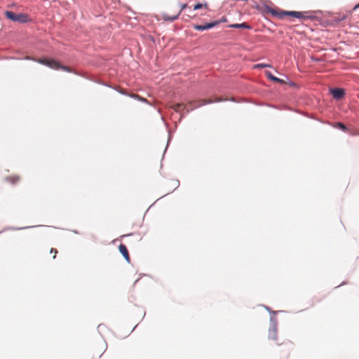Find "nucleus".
Masks as SVG:
<instances>
[{
    "label": "nucleus",
    "instance_id": "obj_19",
    "mask_svg": "<svg viewBox=\"0 0 359 359\" xmlns=\"http://www.w3.org/2000/svg\"><path fill=\"white\" fill-rule=\"evenodd\" d=\"M132 97L137 98L138 100H140L141 101L147 102L146 99L140 97L138 95H133Z\"/></svg>",
    "mask_w": 359,
    "mask_h": 359
},
{
    "label": "nucleus",
    "instance_id": "obj_6",
    "mask_svg": "<svg viewBox=\"0 0 359 359\" xmlns=\"http://www.w3.org/2000/svg\"><path fill=\"white\" fill-rule=\"evenodd\" d=\"M187 7V4H181L180 6V10L179 11L177 12V13L173 15V16H170L168 15V14H165L164 13L163 15V19L165 20V21H174L176 19L178 18L179 15H180L181 12L185 9Z\"/></svg>",
    "mask_w": 359,
    "mask_h": 359
},
{
    "label": "nucleus",
    "instance_id": "obj_17",
    "mask_svg": "<svg viewBox=\"0 0 359 359\" xmlns=\"http://www.w3.org/2000/svg\"><path fill=\"white\" fill-rule=\"evenodd\" d=\"M270 67V65H267V64H258V65H255V68H264V67Z\"/></svg>",
    "mask_w": 359,
    "mask_h": 359
},
{
    "label": "nucleus",
    "instance_id": "obj_13",
    "mask_svg": "<svg viewBox=\"0 0 359 359\" xmlns=\"http://www.w3.org/2000/svg\"><path fill=\"white\" fill-rule=\"evenodd\" d=\"M7 180H8L10 182H11V183H13V184H15V183H16V182H19V181H20V177H19V176H17V175H12V176L8 177L7 178Z\"/></svg>",
    "mask_w": 359,
    "mask_h": 359
},
{
    "label": "nucleus",
    "instance_id": "obj_14",
    "mask_svg": "<svg viewBox=\"0 0 359 359\" xmlns=\"http://www.w3.org/2000/svg\"><path fill=\"white\" fill-rule=\"evenodd\" d=\"M202 8H208V4H200V3H198L196 4L194 6V10H198V9H201Z\"/></svg>",
    "mask_w": 359,
    "mask_h": 359
},
{
    "label": "nucleus",
    "instance_id": "obj_11",
    "mask_svg": "<svg viewBox=\"0 0 359 359\" xmlns=\"http://www.w3.org/2000/svg\"><path fill=\"white\" fill-rule=\"evenodd\" d=\"M229 27L231 28H244V29H250L251 27L248 25L247 23L243 22L241 24H232L229 25Z\"/></svg>",
    "mask_w": 359,
    "mask_h": 359
},
{
    "label": "nucleus",
    "instance_id": "obj_8",
    "mask_svg": "<svg viewBox=\"0 0 359 359\" xmlns=\"http://www.w3.org/2000/svg\"><path fill=\"white\" fill-rule=\"evenodd\" d=\"M212 102H213V101L211 100L204 99V100H196V101H194L192 102H190L189 104L191 105V109H192L194 108L200 107H201L203 105L210 104Z\"/></svg>",
    "mask_w": 359,
    "mask_h": 359
},
{
    "label": "nucleus",
    "instance_id": "obj_12",
    "mask_svg": "<svg viewBox=\"0 0 359 359\" xmlns=\"http://www.w3.org/2000/svg\"><path fill=\"white\" fill-rule=\"evenodd\" d=\"M185 107H186L183 104H181V103H176L171 106V108L177 112L180 111L182 108L185 109Z\"/></svg>",
    "mask_w": 359,
    "mask_h": 359
},
{
    "label": "nucleus",
    "instance_id": "obj_3",
    "mask_svg": "<svg viewBox=\"0 0 359 359\" xmlns=\"http://www.w3.org/2000/svg\"><path fill=\"white\" fill-rule=\"evenodd\" d=\"M34 61L48 66V67L53 69H62L68 72H72V69L70 67L67 66H65L59 63L57 61L55 60H49L47 58H39V59H33Z\"/></svg>",
    "mask_w": 359,
    "mask_h": 359
},
{
    "label": "nucleus",
    "instance_id": "obj_15",
    "mask_svg": "<svg viewBox=\"0 0 359 359\" xmlns=\"http://www.w3.org/2000/svg\"><path fill=\"white\" fill-rule=\"evenodd\" d=\"M266 76L271 79V81H277V77L274 76L271 72H266Z\"/></svg>",
    "mask_w": 359,
    "mask_h": 359
},
{
    "label": "nucleus",
    "instance_id": "obj_1",
    "mask_svg": "<svg viewBox=\"0 0 359 359\" xmlns=\"http://www.w3.org/2000/svg\"><path fill=\"white\" fill-rule=\"evenodd\" d=\"M268 339L271 341L272 344L278 346H283V348L278 350V353L283 358L287 359L293 349V343L290 340L281 341L278 336V329L276 325H272L269 329Z\"/></svg>",
    "mask_w": 359,
    "mask_h": 359
},
{
    "label": "nucleus",
    "instance_id": "obj_5",
    "mask_svg": "<svg viewBox=\"0 0 359 359\" xmlns=\"http://www.w3.org/2000/svg\"><path fill=\"white\" fill-rule=\"evenodd\" d=\"M5 15L8 19L13 22L25 23L31 21L29 16L25 13L15 14L13 11H7L5 12Z\"/></svg>",
    "mask_w": 359,
    "mask_h": 359
},
{
    "label": "nucleus",
    "instance_id": "obj_20",
    "mask_svg": "<svg viewBox=\"0 0 359 359\" xmlns=\"http://www.w3.org/2000/svg\"><path fill=\"white\" fill-rule=\"evenodd\" d=\"M275 82H277V83H284L285 81L279 78H277V81H276Z\"/></svg>",
    "mask_w": 359,
    "mask_h": 359
},
{
    "label": "nucleus",
    "instance_id": "obj_22",
    "mask_svg": "<svg viewBox=\"0 0 359 359\" xmlns=\"http://www.w3.org/2000/svg\"><path fill=\"white\" fill-rule=\"evenodd\" d=\"M226 19H222V20H221V22H226ZM219 22H220V21H219Z\"/></svg>",
    "mask_w": 359,
    "mask_h": 359
},
{
    "label": "nucleus",
    "instance_id": "obj_21",
    "mask_svg": "<svg viewBox=\"0 0 359 359\" xmlns=\"http://www.w3.org/2000/svg\"><path fill=\"white\" fill-rule=\"evenodd\" d=\"M221 100H222V99H217V100H215V102H219V101H221Z\"/></svg>",
    "mask_w": 359,
    "mask_h": 359
},
{
    "label": "nucleus",
    "instance_id": "obj_4",
    "mask_svg": "<svg viewBox=\"0 0 359 359\" xmlns=\"http://www.w3.org/2000/svg\"><path fill=\"white\" fill-rule=\"evenodd\" d=\"M107 348V344L104 341L100 340V341H97L96 344L92 346L90 349V355L92 359L100 358L106 351Z\"/></svg>",
    "mask_w": 359,
    "mask_h": 359
},
{
    "label": "nucleus",
    "instance_id": "obj_23",
    "mask_svg": "<svg viewBox=\"0 0 359 359\" xmlns=\"http://www.w3.org/2000/svg\"><path fill=\"white\" fill-rule=\"evenodd\" d=\"M359 8V4L355 6V8Z\"/></svg>",
    "mask_w": 359,
    "mask_h": 359
},
{
    "label": "nucleus",
    "instance_id": "obj_16",
    "mask_svg": "<svg viewBox=\"0 0 359 359\" xmlns=\"http://www.w3.org/2000/svg\"><path fill=\"white\" fill-rule=\"evenodd\" d=\"M337 124L338 128H340L341 130H342L344 131L348 130L346 126L344 123L339 122Z\"/></svg>",
    "mask_w": 359,
    "mask_h": 359
},
{
    "label": "nucleus",
    "instance_id": "obj_18",
    "mask_svg": "<svg viewBox=\"0 0 359 359\" xmlns=\"http://www.w3.org/2000/svg\"><path fill=\"white\" fill-rule=\"evenodd\" d=\"M50 253H54L53 259H55V257H56V255L57 254V250L55 248H51L50 250Z\"/></svg>",
    "mask_w": 359,
    "mask_h": 359
},
{
    "label": "nucleus",
    "instance_id": "obj_7",
    "mask_svg": "<svg viewBox=\"0 0 359 359\" xmlns=\"http://www.w3.org/2000/svg\"><path fill=\"white\" fill-rule=\"evenodd\" d=\"M219 21H214L212 22L206 23L205 25H194V28L196 30L203 31L205 29L212 28V27L217 26V25H219Z\"/></svg>",
    "mask_w": 359,
    "mask_h": 359
},
{
    "label": "nucleus",
    "instance_id": "obj_2",
    "mask_svg": "<svg viewBox=\"0 0 359 359\" xmlns=\"http://www.w3.org/2000/svg\"><path fill=\"white\" fill-rule=\"evenodd\" d=\"M272 13L277 15L280 19H283L285 16H291L299 20H307L311 19V15L309 12L307 11H273Z\"/></svg>",
    "mask_w": 359,
    "mask_h": 359
},
{
    "label": "nucleus",
    "instance_id": "obj_10",
    "mask_svg": "<svg viewBox=\"0 0 359 359\" xmlns=\"http://www.w3.org/2000/svg\"><path fill=\"white\" fill-rule=\"evenodd\" d=\"M331 93L334 98L339 100L344 96V90L341 88H333L331 89Z\"/></svg>",
    "mask_w": 359,
    "mask_h": 359
},
{
    "label": "nucleus",
    "instance_id": "obj_9",
    "mask_svg": "<svg viewBox=\"0 0 359 359\" xmlns=\"http://www.w3.org/2000/svg\"><path fill=\"white\" fill-rule=\"evenodd\" d=\"M118 250H119V252L121 253V255L125 258V259L127 261V262L130 263V255H129V253H128L126 246L123 244H121L118 246Z\"/></svg>",
    "mask_w": 359,
    "mask_h": 359
}]
</instances>
